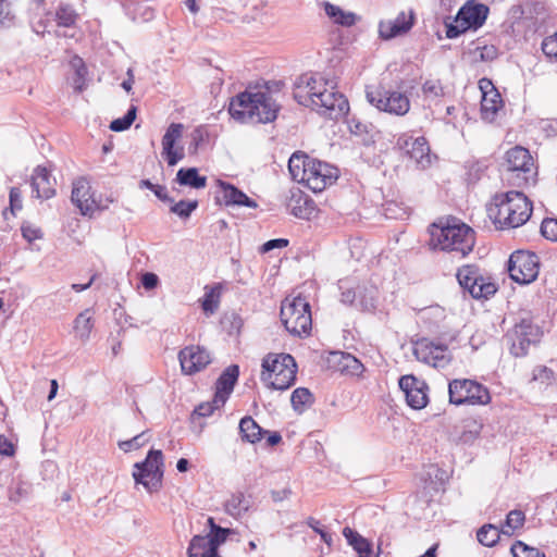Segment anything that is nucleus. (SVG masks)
Instances as JSON below:
<instances>
[{"label":"nucleus","mask_w":557,"mask_h":557,"mask_svg":"<svg viewBox=\"0 0 557 557\" xmlns=\"http://www.w3.org/2000/svg\"><path fill=\"white\" fill-rule=\"evenodd\" d=\"M487 212L499 228H515L523 225L530 219L532 203L523 193L510 190L495 195Z\"/></svg>","instance_id":"nucleus-3"},{"label":"nucleus","mask_w":557,"mask_h":557,"mask_svg":"<svg viewBox=\"0 0 557 557\" xmlns=\"http://www.w3.org/2000/svg\"><path fill=\"white\" fill-rule=\"evenodd\" d=\"M555 381V373L546 366H537L532 371V382L539 383L541 386L550 385Z\"/></svg>","instance_id":"nucleus-44"},{"label":"nucleus","mask_w":557,"mask_h":557,"mask_svg":"<svg viewBox=\"0 0 557 557\" xmlns=\"http://www.w3.org/2000/svg\"><path fill=\"white\" fill-rule=\"evenodd\" d=\"M77 18L78 14L70 4L61 3L55 11V20L59 26L72 27Z\"/></svg>","instance_id":"nucleus-40"},{"label":"nucleus","mask_w":557,"mask_h":557,"mask_svg":"<svg viewBox=\"0 0 557 557\" xmlns=\"http://www.w3.org/2000/svg\"><path fill=\"white\" fill-rule=\"evenodd\" d=\"M287 207L290 213L299 219H310L314 211V202L301 193L293 194Z\"/></svg>","instance_id":"nucleus-28"},{"label":"nucleus","mask_w":557,"mask_h":557,"mask_svg":"<svg viewBox=\"0 0 557 557\" xmlns=\"http://www.w3.org/2000/svg\"><path fill=\"white\" fill-rule=\"evenodd\" d=\"M163 466L162 451L151 449L144 461L135 463L136 471L133 472V478L137 484H143L148 492H156L161 487Z\"/></svg>","instance_id":"nucleus-9"},{"label":"nucleus","mask_w":557,"mask_h":557,"mask_svg":"<svg viewBox=\"0 0 557 557\" xmlns=\"http://www.w3.org/2000/svg\"><path fill=\"white\" fill-rule=\"evenodd\" d=\"M375 302H376L375 297L373 296V292H371V295L369 297L361 298L358 301V306L363 311H371L375 308Z\"/></svg>","instance_id":"nucleus-64"},{"label":"nucleus","mask_w":557,"mask_h":557,"mask_svg":"<svg viewBox=\"0 0 557 557\" xmlns=\"http://www.w3.org/2000/svg\"><path fill=\"white\" fill-rule=\"evenodd\" d=\"M339 288L343 290L341 296V301L343 304L352 305L356 300V292L351 288L344 289V285L341 284Z\"/></svg>","instance_id":"nucleus-62"},{"label":"nucleus","mask_w":557,"mask_h":557,"mask_svg":"<svg viewBox=\"0 0 557 557\" xmlns=\"http://www.w3.org/2000/svg\"><path fill=\"white\" fill-rule=\"evenodd\" d=\"M348 127L355 135H362L368 132V125L356 119H351L348 122Z\"/></svg>","instance_id":"nucleus-61"},{"label":"nucleus","mask_w":557,"mask_h":557,"mask_svg":"<svg viewBox=\"0 0 557 557\" xmlns=\"http://www.w3.org/2000/svg\"><path fill=\"white\" fill-rule=\"evenodd\" d=\"M71 201L75 205L83 215L92 216L96 211L107 210L112 198H107L106 203L97 202L91 193L89 182L79 177L73 182Z\"/></svg>","instance_id":"nucleus-15"},{"label":"nucleus","mask_w":557,"mask_h":557,"mask_svg":"<svg viewBox=\"0 0 557 557\" xmlns=\"http://www.w3.org/2000/svg\"><path fill=\"white\" fill-rule=\"evenodd\" d=\"M251 502L243 493L233 494L225 503V510L233 517H239L247 512Z\"/></svg>","instance_id":"nucleus-36"},{"label":"nucleus","mask_w":557,"mask_h":557,"mask_svg":"<svg viewBox=\"0 0 557 557\" xmlns=\"http://www.w3.org/2000/svg\"><path fill=\"white\" fill-rule=\"evenodd\" d=\"M222 406H224V404L215 403L214 396L212 401L202 403L199 406H197L194 412L200 417H209L214 412V410L221 408Z\"/></svg>","instance_id":"nucleus-56"},{"label":"nucleus","mask_w":557,"mask_h":557,"mask_svg":"<svg viewBox=\"0 0 557 557\" xmlns=\"http://www.w3.org/2000/svg\"><path fill=\"white\" fill-rule=\"evenodd\" d=\"M541 48L552 62L557 63V30L543 39Z\"/></svg>","instance_id":"nucleus-47"},{"label":"nucleus","mask_w":557,"mask_h":557,"mask_svg":"<svg viewBox=\"0 0 557 557\" xmlns=\"http://www.w3.org/2000/svg\"><path fill=\"white\" fill-rule=\"evenodd\" d=\"M55 180L46 168L37 166L32 175L33 194L38 199H50L55 195Z\"/></svg>","instance_id":"nucleus-24"},{"label":"nucleus","mask_w":557,"mask_h":557,"mask_svg":"<svg viewBox=\"0 0 557 557\" xmlns=\"http://www.w3.org/2000/svg\"><path fill=\"white\" fill-rule=\"evenodd\" d=\"M312 160L304 152H294L288 160V170L293 180L301 183Z\"/></svg>","instance_id":"nucleus-33"},{"label":"nucleus","mask_w":557,"mask_h":557,"mask_svg":"<svg viewBox=\"0 0 557 557\" xmlns=\"http://www.w3.org/2000/svg\"><path fill=\"white\" fill-rule=\"evenodd\" d=\"M175 182L181 186L201 189L207 186V177L199 175L197 168H182L177 171Z\"/></svg>","instance_id":"nucleus-32"},{"label":"nucleus","mask_w":557,"mask_h":557,"mask_svg":"<svg viewBox=\"0 0 557 557\" xmlns=\"http://www.w3.org/2000/svg\"><path fill=\"white\" fill-rule=\"evenodd\" d=\"M280 111V106L273 98L268 84L264 89L247 88L233 97L228 112L240 123L267 124L273 122Z\"/></svg>","instance_id":"nucleus-1"},{"label":"nucleus","mask_w":557,"mask_h":557,"mask_svg":"<svg viewBox=\"0 0 557 557\" xmlns=\"http://www.w3.org/2000/svg\"><path fill=\"white\" fill-rule=\"evenodd\" d=\"M449 403L461 405H487L491 394L484 385L470 379H455L448 384Z\"/></svg>","instance_id":"nucleus-7"},{"label":"nucleus","mask_w":557,"mask_h":557,"mask_svg":"<svg viewBox=\"0 0 557 557\" xmlns=\"http://www.w3.org/2000/svg\"><path fill=\"white\" fill-rule=\"evenodd\" d=\"M500 532L496 525L487 523L478 530L476 539L482 545L493 547L499 541Z\"/></svg>","instance_id":"nucleus-39"},{"label":"nucleus","mask_w":557,"mask_h":557,"mask_svg":"<svg viewBox=\"0 0 557 557\" xmlns=\"http://www.w3.org/2000/svg\"><path fill=\"white\" fill-rule=\"evenodd\" d=\"M290 403L294 410L301 413L313 404V395L308 388L298 387L292 393Z\"/></svg>","instance_id":"nucleus-37"},{"label":"nucleus","mask_w":557,"mask_h":557,"mask_svg":"<svg viewBox=\"0 0 557 557\" xmlns=\"http://www.w3.org/2000/svg\"><path fill=\"white\" fill-rule=\"evenodd\" d=\"M416 20L414 12L401 11L394 20L381 21L379 23L380 37L389 40L407 34L413 26Z\"/></svg>","instance_id":"nucleus-22"},{"label":"nucleus","mask_w":557,"mask_h":557,"mask_svg":"<svg viewBox=\"0 0 557 557\" xmlns=\"http://www.w3.org/2000/svg\"><path fill=\"white\" fill-rule=\"evenodd\" d=\"M502 97L495 87H492L490 91H484L481 100L482 117L487 121H493L496 113L502 108Z\"/></svg>","instance_id":"nucleus-31"},{"label":"nucleus","mask_w":557,"mask_h":557,"mask_svg":"<svg viewBox=\"0 0 557 557\" xmlns=\"http://www.w3.org/2000/svg\"><path fill=\"white\" fill-rule=\"evenodd\" d=\"M430 235L432 248L455 252L460 257H466L471 252L475 244L474 231L454 218L445 223L432 224Z\"/></svg>","instance_id":"nucleus-2"},{"label":"nucleus","mask_w":557,"mask_h":557,"mask_svg":"<svg viewBox=\"0 0 557 557\" xmlns=\"http://www.w3.org/2000/svg\"><path fill=\"white\" fill-rule=\"evenodd\" d=\"M541 233L546 239L557 242V219H544L541 224Z\"/></svg>","instance_id":"nucleus-51"},{"label":"nucleus","mask_w":557,"mask_h":557,"mask_svg":"<svg viewBox=\"0 0 557 557\" xmlns=\"http://www.w3.org/2000/svg\"><path fill=\"white\" fill-rule=\"evenodd\" d=\"M532 165L533 161L529 150L521 146L509 149L502 164L504 175L509 182L513 181L515 177L527 182L525 174L531 172Z\"/></svg>","instance_id":"nucleus-16"},{"label":"nucleus","mask_w":557,"mask_h":557,"mask_svg":"<svg viewBox=\"0 0 557 557\" xmlns=\"http://www.w3.org/2000/svg\"><path fill=\"white\" fill-rule=\"evenodd\" d=\"M14 447L12 443L3 435H0V455L12 456Z\"/></svg>","instance_id":"nucleus-63"},{"label":"nucleus","mask_w":557,"mask_h":557,"mask_svg":"<svg viewBox=\"0 0 557 557\" xmlns=\"http://www.w3.org/2000/svg\"><path fill=\"white\" fill-rule=\"evenodd\" d=\"M220 292L213 287L206 292L202 299V309L205 312L213 313L218 309Z\"/></svg>","instance_id":"nucleus-49"},{"label":"nucleus","mask_w":557,"mask_h":557,"mask_svg":"<svg viewBox=\"0 0 557 557\" xmlns=\"http://www.w3.org/2000/svg\"><path fill=\"white\" fill-rule=\"evenodd\" d=\"M9 208L3 210V216L7 219L8 211L12 213V215L16 214V211L22 209V193L18 187H11L9 194Z\"/></svg>","instance_id":"nucleus-48"},{"label":"nucleus","mask_w":557,"mask_h":557,"mask_svg":"<svg viewBox=\"0 0 557 557\" xmlns=\"http://www.w3.org/2000/svg\"><path fill=\"white\" fill-rule=\"evenodd\" d=\"M73 66L76 69L75 71V79H74V84H75V88L81 91L83 89V84H84V81H85V74H86V67L83 63V60L81 58H75L73 60Z\"/></svg>","instance_id":"nucleus-55"},{"label":"nucleus","mask_w":557,"mask_h":557,"mask_svg":"<svg viewBox=\"0 0 557 557\" xmlns=\"http://www.w3.org/2000/svg\"><path fill=\"white\" fill-rule=\"evenodd\" d=\"M239 432L244 441L253 444L261 440L263 430L251 417H245L239 422Z\"/></svg>","instance_id":"nucleus-35"},{"label":"nucleus","mask_w":557,"mask_h":557,"mask_svg":"<svg viewBox=\"0 0 557 557\" xmlns=\"http://www.w3.org/2000/svg\"><path fill=\"white\" fill-rule=\"evenodd\" d=\"M209 523L212 527V534L208 535L212 541V545H214L215 550L218 552V546L225 542L227 537L228 530L216 527L213 522L212 518H209Z\"/></svg>","instance_id":"nucleus-52"},{"label":"nucleus","mask_w":557,"mask_h":557,"mask_svg":"<svg viewBox=\"0 0 557 557\" xmlns=\"http://www.w3.org/2000/svg\"><path fill=\"white\" fill-rule=\"evenodd\" d=\"M207 136L206 129L203 126L196 127L190 134V144H189V152L194 153L197 151L198 147L205 141Z\"/></svg>","instance_id":"nucleus-53"},{"label":"nucleus","mask_w":557,"mask_h":557,"mask_svg":"<svg viewBox=\"0 0 557 557\" xmlns=\"http://www.w3.org/2000/svg\"><path fill=\"white\" fill-rule=\"evenodd\" d=\"M218 190L215 191V202L226 207L244 206L247 208H257L258 203L249 198L244 191L231 183L222 180L216 181Z\"/></svg>","instance_id":"nucleus-21"},{"label":"nucleus","mask_w":557,"mask_h":557,"mask_svg":"<svg viewBox=\"0 0 557 557\" xmlns=\"http://www.w3.org/2000/svg\"><path fill=\"white\" fill-rule=\"evenodd\" d=\"M476 50L481 61H493L497 57V49L494 46L479 47Z\"/></svg>","instance_id":"nucleus-58"},{"label":"nucleus","mask_w":557,"mask_h":557,"mask_svg":"<svg viewBox=\"0 0 557 557\" xmlns=\"http://www.w3.org/2000/svg\"><path fill=\"white\" fill-rule=\"evenodd\" d=\"M297 373V364L289 354H268L262 359L261 381L277 391L289 388Z\"/></svg>","instance_id":"nucleus-4"},{"label":"nucleus","mask_w":557,"mask_h":557,"mask_svg":"<svg viewBox=\"0 0 557 557\" xmlns=\"http://www.w3.org/2000/svg\"><path fill=\"white\" fill-rule=\"evenodd\" d=\"M490 9L475 0L467 1L458 11L454 22L446 24L447 38H457L468 29H478L487 18Z\"/></svg>","instance_id":"nucleus-6"},{"label":"nucleus","mask_w":557,"mask_h":557,"mask_svg":"<svg viewBox=\"0 0 557 557\" xmlns=\"http://www.w3.org/2000/svg\"><path fill=\"white\" fill-rule=\"evenodd\" d=\"M183 124L172 123L162 137V156L170 166L176 165L184 158L183 147L175 148L183 136Z\"/></svg>","instance_id":"nucleus-23"},{"label":"nucleus","mask_w":557,"mask_h":557,"mask_svg":"<svg viewBox=\"0 0 557 557\" xmlns=\"http://www.w3.org/2000/svg\"><path fill=\"white\" fill-rule=\"evenodd\" d=\"M141 284L146 289L151 290L158 286L159 277L152 272H146L141 276Z\"/></svg>","instance_id":"nucleus-59"},{"label":"nucleus","mask_w":557,"mask_h":557,"mask_svg":"<svg viewBox=\"0 0 557 557\" xmlns=\"http://www.w3.org/2000/svg\"><path fill=\"white\" fill-rule=\"evenodd\" d=\"M413 355L417 360L436 369L447 367L453 358L446 345L435 344L428 338H420L413 343Z\"/></svg>","instance_id":"nucleus-13"},{"label":"nucleus","mask_w":557,"mask_h":557,"mask_svg":"<svg viewBox=\"0 0 557 557\" xmlns=\"http://www.w3.org/2000/svg\"><path fill=\"white\" fill-rule=\"evenodd\" d=\"M136 107L131 106L126 114L123 117L116 119L111 122L110 129L113 132H123L127 129L136 119Z\"/></svg>","instance_id":"nucleus-46"},{"label":"nucleus","mask_w":557,"mask_h":557,"mask_svg":"<svg viewBox=\"0 0 557 557\" xmlns=\"http://www.w3.org/2000/svg\"><path fill=\"white\" fill-rule=\"evenodd\" d=\"M145 436V433H141V434H138L136 436H134L133 438L131 440H127V441H121L119 443V447L125 451V453H128V451H132V450H135V449H138L139 447H141L145 443H146V438H144Z\"/></svg>","instance_id":"nucleus-54"},{"label":"nucleus","mask_w":557,"mask_h":557,"mask_svg":"<svg viewBox=\"0 0 557 557\" xmlns=\"http://www.w3.org/2000/svg\"><path fill=\"white\" fill-rule=\"evenodd\" d=\"M336 88L330 87L324 90V94L319 98H313L314 100L308 107L330 119L337 120L344 116L349 111V103L347 98Z\"/></svg>","instance_id":"nucleus-14"},{"label":"nucleus","mask_w":557,"mask_h":557,"mask_svg":"<svg viewBox=\"0 0 557 557\" xmlns=\"http://www.w3.org/2000/svg\"><path fill=\"white\" fill-rule=\"evenodd\" d=\"M281 321L286 331L294 336H307L312 329L310 304L298 295L286 297L281 305Z\"/></svg>","instance_id":"nucleus-5"},{"label":"nucleus","mask_w":557,"mask_h":557,"mask_svg":"<svg viewBox=\"0 0 557 557\" xmlns=\"http://www.w3.org/2000/svg\"><path fill=\"white\" fill-rule=\"evenodd\" d=\"M367 100L377 110L396 116H404L410 110L409 98L397 90H367Z\"/></svg>","instance_id":"nucleus-12"},{"label":"nucleus","mask_w":557,"mask_h":557,"mask_svg":"<svg viewBox=\"0 0 557 557\" xmlns=\"http://www.w3.org/2000/svg\"><path fill=\"white\" fill-rule=\"evenodd\" d=\"M21 231L23 237L29 243L34 242L35 239L41 238L42 236L40 228L29 223H24L21 227Z\"/></svg>","instance_id":"nucleus-57"},{"label":"nucleus","mask_w":557,"mask_h":557,"mask_svg":"<svg viewBox=\"0 0 557 557\" xmlns=\"http://www.w3.org/2000/svg\"><path fill=\"white\" fill-rule=\"evenodd\" d=\"M399 388L405 394L407 405L412 409L424 408L429 403V386L423 380L414 375H403L399 379Z\"/></svg>","instance_id":"nucleus-19"},{"label":"nucleus","mask_w":557,"mask_h":557,"mask_svg":"<svg viewBox=\"0 0 557 557\" xmlns=\"http://www.w3.org/2000/svg\"><path fill=\"white\" fill-rule=\"evenodd\" d=\"M310 163L311 164L307 169V173L301 183H304L313 193L323 191L337 180V168L317 159H313Z\"/></svg>","instance_id":"nucleus-17"},{"label":"nucleus","mask_w":557,"mask_h":557,"mask_svg":"<svg viewBox=\"0 0 557 557\" xmlns=\"http://www.w3.org/2000/svg\"><path fill=\"white\" fill-rule=\"evenodd\" d=\"M197 208V200H180L178 202L173 201L170 211L178 215L181 219H188Z\"/></svg>","instance_id":"nucleus-43"},{"label":"nucleus","mask_w":557,"mask_h":557,"mask_svg":"<svg viewBox=\"0 0 557 557\" xmlns=\"http://www.w3.org/2000/svg\"><path fill=\"white\" fill-rule=\"evenodd\" d=\"M287 245H288V240L285 238L270 239L262 245V252H268L275 248H284Z\"/></svg>","instance_id":"nucleus-60"},{"label":"nucleus","mask_w":557,"mask_h":557,"mask_svg":"<svg viewBox=\"0 0 557 557\" xmlns=\"http://www.w3.org/2000/svg\"><path fill=\"white\" fill-rule=\"evenodd\" d=\"M524 520L525 517L521 510L515 509L509 511L505 522V528L507 529H502V533L508 536L512 535L516 529L523 525Z\"/></svg>","instance_id":"nucleus-42"},{"label":"nucleus","mask_w":557,"mask_h":557,"mask_svg":"<svg viewBox=\"0 0 557 557\" xmlns=\"http://www.w3.org/2000/svg\"><path fill=\"white\" fill-rule=\"evenodd\" d=\"M510 552L513 557H545L539 548L529 546L521 541L513 543Z\"/></svg>","instance_id":"nucleus-45"},{"label":"nucleus","mask_w":557,"mask_h":557,"mask_svg":"<svg viewBox=\"0 0 557 557\" xmlns=\"http://www.w3.org/2000/svg\"><path fill=\"white\" fill-rule=\"evenodd\" d=\"M181 370L185 375H193L211 363L210 352L198 345L186 346L178 352Z\"/></svg>","instance_id":"nucleus-18"},{"label":"nucleus","mask_w":557,"mask_h":557,"mask_svg":"<svg viewBox=\"0 0 557 557\" xmlns=\"http://www.w3.org/2000/svg\"><path fill=\"white\" fill-rule=\"evenodd\" d=\"M343 535L347 540V543L358 554V557H377L373 556L372 544L357 531L349 527L344 528Z\"/></svg>","instance_id":"nucleus-27"},{"label":"nucleus","mask_w":557,"mask_h":557,"mask_svg":"<svg viewBox=\"0 0 557 557\" xmlns=\"http://www.w3.org/2000/svg\"><path fill=\"white\" fill-rule=\"evenodd\" d=\"M479 275L480 274L475 268L466 265L458 270L457 280H458L460 286L465 290L470 293L471 285L475 284Z\"/></svg>","instance_id":"nucleus-41"},{"label":"nucleus","mask_w":557,"mask_h":557,"mask_svg":"<svg viewBox=\"0 0 557 557\" xmlns=\"http://www.w3.org/2000/svg\"><path fill=\"white\" fill-rule=\"evenodd\" d=\"M396 145L421 168H426L430 164V147L424 137L412 138L408 134H401L397 138Z\"/></svg>","instance_id":"nucleus-20"},{"label":"nucleus","mask_w":557,"mask_h":557,"mask_svg":"<svg viewBox=\"0 0 557 557\" xmlns=\"http://www.w3.org/2000/svg\"><path fill=\"white\" fill-rule=\"evenodd\" d=\"M239 368L237 364L228 366L219 376L215 383V403L225 404L238 380Z\"/></svg>","instance_id":"nucleus-25"},{"label":"nucleus","mask_w":557,"mask_h":557,"mask_svg":"<svg viewBox=\"0 0 557 557\" xmlns=\"http://www.w3.org/2000/svg\"><path fill=\"white\" fill-rule=\"evenodd\" d=\"M510 277L519 284H530L537 278L540 272V258L536 253L517 250L511 253L508 261Z\"/></svg>","instance_id":"nucleus-11"},{"label":"nucleus","mask_w":557,"mask_h":557,"mask_svg":"<svg viewBox=\"0 0 557 557\" xmlns=\"http://www.w3.org/2000/svg\"><path fill=\"white\" fill-rule=\"evenodd\" d=\"M188 557H219L209 536L195 535L187 549Z\"/></svg>","instance_id":"nucleus-29"},{"label":"nucleus","mask_w":557,"mask_h":557,"mask_svg":"<svg viewBox=\"0 0 557 557\" xmlns=\"http://www.w3.org/2000/svg\"><path fill=\"white\" fill-rule=\"evenodd\" d=\"M326 15L333 20L335 24L350 27L356 24L358 16L352 12H346L339 7L326 2L324 5Z\"/></svg>","instance_id":"nucleus-34"},{"label":"nucleus","mask_w":557,"mask_h":557,"mask_svg":"<svg viewBox=\"0 0 557 557\" xmlns=\"http://www.w3.org/2000/svg\"><path fill=\"white\" fill-rule=\"evenodd\" d=\"M95 326V320L90 309H86L77 314L73 322L75 337L86 343L90 338L91 331Z\"/></svg>","instance_id":"nucleus-30"},{"label":"nucleus","mask_w":557,"mask_h":557,"mask_svg":"<svg viewBox=\"0 0 557 557\" xmlns=\"http://www.w3.org/2000/svg\"><path fill=\"white\" fill-rule=\"evenodd\" d=\"M337 87L335 78L319 72H310L300 75L295 83L294 98L302 106H309L313 98L321 97L324 90Z\"/></svg>","instance_id":"nucleus-8"},{"label":"nucleus","mask_w":557,"mask_h":557,"mask_svg":"<svg viewBox=\"0 0 557 557\" xmlns=\"http://www.w3.org/2000/svg\"><path fill=\"white\" fill-rule=\"evenodd\" d=\"M497 290L495 283L491 282L488 278L483 277L482 275L478 276V280L474 285H471L470 295L475 298H488L494 295Z\"/></svg>","instance_id":"nucleus-38"},{"label":"nucleus","mask_w":557,"mask_h":557,"mask_svg":"<svg viewBox=\"0 0 557 557\" xmlns=\"http://www.w3.org/2000/svg\"><path fill=\"white\" fill-rule=\"evenodd\" d=\"M423 95L428 98H440L444 95L443 86L437 79H428L422 85Z\"/></svg>","instance_id":"nucleus-50"},{"label":"nucleus","mask_w":557,"mask_h":557,"mask_svg":"<svg viewBox=\"0 0 557 557\" xmlns=\"http://www.w3.org/2000/svg\"><path fill=\"white\" fill-rule=\"evenodd\" d=\"M542 332L530 318H523L515 324L506 338L510 344V352L515 357H524L531 345L540 342Z\"/></svg>","instance_id":"nucleus-10"},{"label":"nucleus","mask_w":557,"mask_h":557,"mask_svg":"<svg viewBox=\"0 0 557 557\" xmlns=\"http://www.w3.org/2000/svg\"><path fill=\"white\" fill-rule=\"evenodd\" d=\"M332 362H334L341 372L359 376L362 374L363 364L352 355L343 351L332 352Z\"/></svg>","instance_id":"nucleus-26"}]
</instances>
